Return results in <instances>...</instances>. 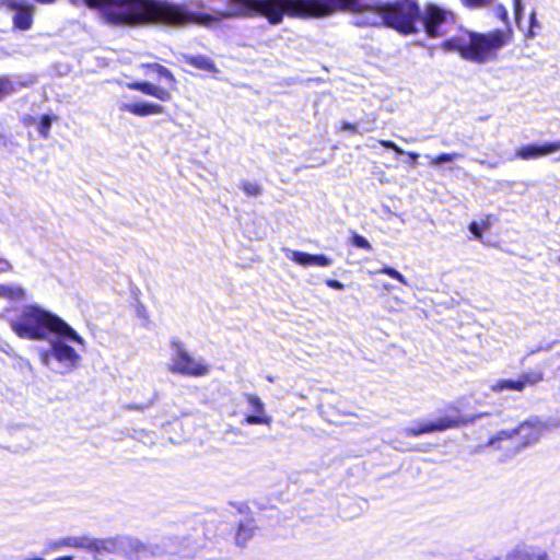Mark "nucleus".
I'll list each match as a JSON object with an SVG mask.
<instances>
[{
	"mask_svg": "<svg viewBox=\"0 0 560 560\" xmlns=\"http://www.w3.org/2000/svg\"><path fill=\"white\" fill-rule=\"evenodd\" d=\"M352 244H353L355 247L363 248V249H368V250H370V249L372 248V246H371L370 242H369L365 237H363V236H361V235H359V234H354V235H353V237H352Z\"/></svg>",
	"mask_w": 560,
	"mask_h": 560,
	"instance_id": "7c9ffc66",
	"label": "nucleus"
},
{
	"mask_svg": "<svg viewBox=\"0 0 560 560\" xmlns=\"http://www.w3.org/2000/svg\"><path fill=\"white\" fill-rule=\"evenodd\" d=\"M469 231L476 238L480 240L482 237L481 229L477 222L469 224Z\"/></svg>",
	"mask_w": 560,
	"mask_h": 560,
	"instance_id": "e433bc0d",
	"label": "nucleus"
},
{
	"mask_svg": "<svg viewBox=\"0 0 560 560\" xmlns=\"http://www.w3.org/2000/svg\"><path fill=\"white\" fill-rule=\"evenodd\" d=\"M559 160H560V156H559Z\"/></svg>",
	"mask_w": 560,
	"mask_h": 560,
	"instance_id": "de8ad7c7",
	"label": "nucleus"
},
{
	"mask_svg": "<svg viewBox=\"0 0 560 560\" xmlns=\"http://www.w3.org/2000/svg\"><path fill=\"white\" fill-rule=\"evenodd\" d=\"M332 8L327 12L308 19H320L334 14L337 11H351L354 13L357 26H386L401 34L418 32L417 23L421 12L415 0H396L393 2H376L364 4L363 0H330Z\"/></svg>",
	"mask_w": 560,
	"mask_h": 560,
	"instance_id": "f03ea898",
	"label": "nucleus"
},
{
	"mask_svg": "<svg viewBox=\"0 0 560 560\" xmlns=\"http://www.w3.org/2000/svg\"><path fill=\"white\" fill-rule=\"evenodd\" d=\"M73 5L84 4L98 9L104 19L120 26L164 24L180 26L187 23L211 25L232 18L262 16L272 25L282 23L285 15L308 19L327 12L330 0H228V10L192 13L184 7L160 0H69Z\"/></svg>",
	"mask_w": 560,
	"mask_h": 560,
	"instance_id": "f257e3e1",
	"label": "nucleus"
},
{
	"mask_svg": "<svg viewBox=\"0 0 560 560\" xmlns=\"http://www.w3.org/2000/svg\"><path fill=\"white\" fill-rule=\"evenodd\" d=\"M377 273H384V275H387L389 277H392L393 279H396L398 280L400 283L405 284V285H408V281L407 279L404 277V275H401L398 270H396L395 268L393 267H384L383 269H381L380 271H377Z\"/></svg>",
	"mask_w": 560,
	"mask_h": 560,
	"instance_id": "c85d7f7f",
	"label": "nucleus"
},
{
	"mask_svg": "<svg viewBox=\"0 0 560 560\" xmlns=\"http://www.w3.org/2000/svg\"><path fill=\"white\" fill-rule=\"evenodd\" d=\"M240 188L248 197H258L262 192V187L258 183L249 180H242L240 184Z\"/></svg>",
	"mask_w": 560,
	"mask_h": 560,
	"instance_id": "393cba45",
	"label": "nucleus"
},
{
	"mask_svg": "<svg viewBox=\"0 0 560 560\" xmlns=\"http://www.w3.org/2000/svg\"><path fill=\"white\" fill-rule=\"evenodd\" d=\"M72 559H73V557H71V556H65V557H59L55 560H72Z\"/></svg>",
	"mask_w": 560,
	"mask_h": 560,
	"instance_id": "a18cd8bd",
	"label": "nucleus"
},
{
	"mask_svg": "<svg viewBox=\"0 0 560 560\" xmlns=\"http://www.w3.org/2000/svg\"><path fill=\"white\" fill-rule=\"evenodd\" d=\"M326 284L334 290H343L345 289V285L340 281L334 280V279L326 280Z\"/></svg>",
	"mask_w": 560,
	"mask_h": 560,
	"instance_id": "4c0bfd02",
	"label": "nucleus"
},
{
	"mask_svg": "<svg viewBox=\"0 0 560 560\" xmlns=\"http://www.w3.org/2000/svg\"><path fill=\"white\" fill-rule=\"evenodd\" d=\"M52 336L49 349L42 354L43 363L60 374H67L79 366L81 357L67 343L70 339Z\"/></svg>",
	"mask_w": 560,
	"mask_h": 560,
	"instance_id": "39448f33",
	"label": "nucleus"
},
{
	"mask_svg": "<svg viewBox=\"0 0 560 560\" xmlns=\"http://www.w3.org/2000/svg\"><path fill=\"white\" fill-rule=\"evenodd\" d=\"M186 62L190 66L208 72H217L214 62L206 56H186Z\"/></svg>",
	"mask_w": 560,
	"mask_h": 560,
	"instance_id": "5701e85b",
	"label": "nucleus"
},
{
	"mask_svg": "<svg viewBox=\"0 0 560 560\" xmlns=\"http://www.w3.org/2000/svg\"><path fill=\"white\" fill-rule=\"evenodd\" d=\"M380 144L385 149L395 151L397 154H407L411 160V164H415L419 158L418 153L405 152L401 148H399L395 142L390 140H380Z\"/></svg>",
	"mask_w": 560,
	"mask_h": 560,
	"instance_id": "a878e982",
	"label": "nucleus"
},
{
	"mask_svg": "<svg viewBox=\"0 0 560 560\" xmlns=\"http://www.w3.org/2000/svg\"><path fill=\"white\" fill-rule=\"evenodd\" d=\"M138 546V538L131 536L117 535L107 538H94L93 555L94 559L104 555H117L132 560L135 548Z\"/></svg>",
	"mask_w": 560,
	"mask_h": 560,
	"instance_id": "0eeeda50",
	"label": "nucleus"
},
{
	"mask_svg": "<svg viewBox=\"0 0 560 560\" xmlns=\"http://www.w3.org/2000/svg\"><path fill=\"white\" fill-rule=\"evenodd\" d=\"M121 109L127 110L136 116L145 117L150 115H158L164 112L162 105L149 103V102H139L131 104H124Z\"/></svg>",
	"mask_w": 560,
	"mask_h": 560,
	"instance_id": "a211bd4d",
	"label": "nucleus"
},
{
	"mask_svg": "<svg viewBox=\"0 0 560 560\" xmlns=\"http://www.w3.org/2000/svg\"><path fill=\"white\" fill-rule=\"evenodd\" d=\"M515 435V429L514 430H502L500 431L494 438L490 440V444L494 445L495 442L512 439Z\"/></svg>",
	"mask_w": 560,
	"mask_h": 560,
	"instance_id": "2f4dec72",
	"label": "nucleus"
},
{
	"mask_svg": "<svg viewBox=\"0 0 560 560\" xmlns=\"http://www.w3.org/2000/svg\"><path fill=\"white\" fill-rule=\"evenodd\" d=\"M513 5H514L515 20L518 23L522 18L523 11H524L522 0H513Z\"/></svg>",
	"mask_w": 560,
	"mask_h": 560,
	"instance_id": "f704fd0d",
	"label": "nucleus"
},
{
	"mask_svg": "<svg viewBox=\"0 0 560 560\" xmlns=\"http://www.w3.org/2000/svg\"><path fill=\"white\" fill-rule=\"evenodd\" d=\"M342 130L350 131V132H357V126L353 124H350V122H343Z\"/></svg>",
	"mask_w": 560,
	"mask_h": 560,
	"instance_id": "79ce46f5",
	"label": "nucleus"
},
{
	"mask_svg": "<svg viewBox=\"0 0 560 560\" xmlns=\"http://www.w3.org/2000/svg\"><path fill=\"white\" fill-rule=\"evenodd\" d=\"M11 269H12L11 264L4 258H0V272H5Z\"/></svg>",
	"mask_w": 560,
	"mask_h": 560,
	"instance_id": "58836bf2",
	"label": "nucleus"
},
{
	"mask_svg": "<svg viewBox=\"0 0 560 560\" xmlns=\"http://www.w3.org/2000/svg\"><path fill=\"white\" fill-rule=\"evenodd\" d=\"M148 67L154 69L160 77L165 78L171 82L175 81L174 75L167 68L158 63L149 65Z\"/></svg>",
	"mask_w": 560,
	"mask_h": 560,
	"instance_id": "c756f323",
	"label": "nucleus"
},
{
	"mask_svg": "<svg viewBox=\"0 0 560 560\" xmlns=\"http://www.w3.org/2000/svg\"><path fill=\"white\" fill-rule=\"evenodd\" d=\"M536 25H537L536 14H535V12H532V14H530V26L535 27Z\"/></svg>",
	"mask_w": 560,
	"mask_h": 560,
	"instance_id": "c03bdc74",
	"label": "nucleus"
},
{
	"mask_svg": "<svg viewBox=\"0 0 560 560\" xmlns=\"http://www.w3.org/2000/svg\"><path fill=\"white\" fill-rule=\"evenodd\" d=\"M512 37V30H494L489 33L465 32L443 42L445 51H457L463 59L476 63L494 60L501 48L506 46Z\"/></svg>",
	"mask_w": 560,
	"mask_h": 560,
	"instance_id": "20e7f679",
	"label": "nucleus"
},
{
	"mask_svg": "<svg viewBox=\"0 0 560 560\" xmlns=\"http://www.w3.org/2000/svg\"><path fill=\"white\" fill-rule=\"evenodd\" d=\"M12 10H14L13 24L16 28L26 31L32 27L34 7L27 3H11Z\"/></svg>",
	"mask_w": 560,
	"mask_h": 560,
	"instance_id": "2eb2a0df",
	"label": "nucleus"
},
{
	"mask_svg": "<svg viewBox=\"0 0 560 560\" xmlns=\"http://www.w3.org/2000/svg\"><path fill=\"white\" fill-rule=\"evenodd\" d=\"M12 90V83L8 78H0V98Z\"/></svg>",
	"mask_w": 560,
	"mask_h": 560,
	"instance_id": "473e14b6",
	"label": "nucleus"
},
{
	"mask_svg": "<svg viewBox=\"0 0 560 560\" xmlns=\"http://www.w3.org/2000/svg\"><path fill=\"white\" fill-rule=\"evenodd\" d=\"M505 560H547V553L541 549L524 547L510 552Z\"/></svg>",
	"mask_w": 560,
	"mask_h": 560,
	"instance_id": "aec40b11",
	"label": "nucleus"
},
{
	"mask_svg": "<svg viewBox=\"0 0 560 560\" xmlns=\"http://www.w3.org/2000/svg\"><path fill=\"white\" fill-rule=\"evenodd\" d=\"M233 506L241 513V514H247L249 511V508L245 503H236L233 504Z\"/></svg>",
	"mask_w": 560,
	"mask_h": 560,
	"instance_id": "a19ab883",
	"label": "nucleus"
},
{
	"mask_svg": "<svg viewBox=\"0 0 560 560\" xmlns=\"http://www.w3.org/2000/svg\"><path fill=\"white\" fill-rule=\"evenodd\" d=\"M560 150V141L546 142L542 144H527L518 148L515 156L521 160H535L541 156L550 155Z\"/></svg>",
	"mask_w": 560,
	"mask_h": 560,
	"instance_id": "f8f14e48",
	"label": "nucleus"
},
{
	"mask_svg": "<svg viewBox=\"0 0 560 560\" xmlns=\"http://www.w3.org/2000/svg\"><path fill=\"white\" fill-rule=\"evenodd\" d=\"M422 24L430 37L443 36L446 33V25L453 23V14L435 4L425 7Z\"/></svg>",
	"mask_w": 560,
	"mask_h": 560,
	"instance_id": "1a4fd4ad",
	"label": "nucleus"
},
{
	"mask_svg": "<svg viewBox=\"0 0 560 560\" xmlns=\"http://www.w3.org/2000/svg\"><path fill=\"white\" fill-rule=\"evenodd\" d=\"M152 401L145 404V405H128L126 408L128 410H144L147 408H149L150 406H152Z\"/></svg>",
	"mask_w": 560,
	"mask_h": 560,
	"instance_id": "ea45409f",
	"label": "nucleus"
},
{
	"mask_svg": "<svg viewBox=\"0 0 560 560\" xmlns=\"http://www.w3.org/2000/svg\"><path fill=\"white\" fill-rule=\"evenodd\" d=\"M475 161L481 165H487L488 167H491V168H494L498 166V163H492V162L485 161V160H475Z\"/></svg>",
	"mask_w": 560,
	"mask_h": 560,
	"instance_id": "37998d69",
	"label": "nucleus"
},
{
	"mask_svg": "<svg viewBox=\"0 0 560 560\" xmlns=\"http://www.w3.org/2000/svg\"><path fill=\"white\" fill-rule=\"evenodd\" d=\"M256 526L252 517H247L245 521L238 523L235 541L238 546L243 547L253 537Z\"/></svg>",
	"mask_w": 560,
	"mask_h": 560,
	"instance_id": "412c9836",
	"label": "nucleus"
},
{
	"mask_svg": "<svg viewBox=\"0 0 560 560\" xmlns=\"http://www.w3.org/2000/svg\"><path fill=\"white\" fill-rule=\"evenodd\" d=\"M558 262H560V256H559V258H558Z\"/></svg>",
	"mask_w": 560,
	"mask_h": 560,
	"instance_id": "49530a36",
	"label": "nucleus"
},
{
	"mask_svg": "<svg viewBox=\"0 0 560 560\" xmlns=\"http://www.w3.org/2000/svg\"><path fill=\"white\" fill-rule=\"evenodd\" d=\"M497 15L499 16V19H501L503 22L508 24L509 13L504 5L499 4L497 7Z\"/></svg>",
	"mask_w": 560,
	"mask_h": 560,
	"instance_id": "c9c22d12",
	"label": "nucleus"
},
{
	"mask_svg": "<svg viewBox=\"0 0 560 560\" xmlns=\"http://www.w3.org/2000/svg\"><path fill=\"white\" fill-rule=\"evenodd\" d=\"M177 538L163 537L158 542L143 544L138 539V547L135 548L132 560H152L164 557H173L176 552L189 555L190 552L186 549H178L176 546L180 545Z\"/></svg>",
	"mask_w": 560,
	"mask_h": 560,
	"instance_id": "6e6552de",
	"label": "nucleus"
},
{
	"mask_svg": "<svg viewBox=\"0 0 560 560\" xmlns=\"http://www.w3.org/2000/svg\"><path fill=\"white\" fill-rule=\"evenodd\" d=\"M465 422L460 417H442L435 421H427L419 423L413 427L405 428L402 430V434L406 436H419L424 433H432L435 431H444L450 428L458 427L460 423Z\"/></svg>",
	"mask_w": 560,
	"mask_h": 560,
	"instance_id": "9d476101",
	"label": "nucleus"
},
{
	"mask_svg": "<svg viewBox=\"0 0 560 560\" xmlns=\"http://www.w3.org/2000/svg\"><path fill=\"white\" fill-rule=\"evenodd\" d=\"M25 289L16 284H0V298L10 301H22L25 299Z\"/></svg>",
	"mask_w": 560,
	"mask_h": 560,
	"instance_id": "4be33fe9",
	"label": "nucleus"
},
{
	"mask_svg": "<svg viewBox=\"0 0 560 560\" xmlns=\"http://www.w3.org/2000/svg\"><path fill=\"white\" fill-rule=\"evenodd\" d=\"M54 118L50 115H43L39 118L37 130L38 133L44 138L47 139L49 137L50 128L52 125Z\"/></svg>",
	"mask_w": 560,
	"mask_h": 560,
	"instance_id": "cd10ccee",
	"label": "nucleus"
},
{
	"mask_svg": "<svg viewBox=\"0 0 560 560\" xmlns=\"http://www.w3.org/2000/svg\"><path fill=\"white\" fill-rule=\"evenodd\" d=\"M462 155L459 153H456V152H453V153H441L440 155L438 156H431L429 154L425 155L427 159H430L431 162L430 164L432 166H438V165H441L443 163H448V162H453L454 160H456L457 158H460Z\"/></svg>",
	"mask_w": 560,
	"mask_h": 560,
	"instance_id": "bb28decb",
	"label": "nucleus"
},
{
	"mask_svg": "<svg viewBox=\"0 0 560 560\" xmlns=\"http://www.w3.org/2000/svg\"><path fill=\"white\" fill-rule=\"evenodd\" d=\"M540 433L541 428L538 421H525L515 429V435L521 438L523 447L538 441Z\"/></svg>",
	"mask_w": 560,
	"mask_h": 560,
	"instance_id": "f3484780",
	"label": "nucleus"
},
{
	"mask_svg": "<svg viewBox=\"0 0 560 560\" xmlns=\"http://www.w3.org/2000/svg\"><path fill=\"white\" fill-rule=\"evenodd\" d=\"M542 373L539 371H529L523 373L516 380H499L491 385L494 393H502L505 390L523 392L526 386H534L542 381Z\"/></svg>",
	"mask_w": 560,
	"mask_h": 560,
	"instance_id": "9b49d317",
	"label": "nucleus"
},
{
	"mask_svg": "<svg viewBox=\"0 0 560 560\" xmlns=\"http://www.w3.org/2000/svg\"><path fill=\"white\" fill-rule=\"evenodd\" d=\"M243 397L248 402L253 413L245 418L247 424H269L271 419L265 413V405L261 399L253 394L244 393Z\"/></svg>",
	"mask_w": 560,
	"mask_h": 560,
	"instance_id": "4468645a",
	"label": "nucleus"
},
{
	"mask_svg": "<svg viewBox=\"0 0 560 560\" xmlns=\"http://www.w3.org/2000/svg\"><path fill=\"white\" fill-rule=\"evenodd\" d=\"M128 89L133 91H140L147 95L153 96L162 102H168L171 100V93L158 85L150 82H131L127 84Z\"/></svg>",
	"mask_w": 560,
	"mask_h": 560,
	"instance_id": "dca6fc26",
	"label": "nucleus"
},
{
	"mask_svg": "<svg viewBox=\"0 0 560 560\" xmlns=\"http://www.w3.org/2000/svg\"><path fill=\"white\" fill-rule=\"evenodd\" d=\"M94 537L90 535H83L79 537L70 536L62 538L55 542V547H70L83 549L90 553H93Z\"/></svg>",
	"mask_w": 560,
	"mask_h": 560,
	"instance_id": "6ab92c4d",
	"label": "nucleus"
},
{
	"mask_svg": "<svg viewBox=\"0 0 560 560\" xmlns=\"http://www.w3.org/2000/svg\"><path fill=\"white\" fill-rule=\"evenodd\" d=\"M11 329L23 339L48 340L58 335L83 345V338L63 319L36 305H24L16 318L9 320Z\"/></svg>",
	"mask_w": 560,
	"mask_h": 560,
	"instance_id": "7ed1b4c3",
	"label": "nucleus"
},
{
	"mask_svg": "<svg viewBox=\"0 0 560 560\" xmlns=\"http://www.w3.org/2000/svg\"><path fill=\"white\" fill-rule=\"evenodd\" d=\"M283 252L288 259L303 267H329L332 264V260L323 254L313 255L304 252L293 250L290 248H284Z\"/></svg>",
	"mask_w": 560,
	"mask_h": 560,
	"instance_id": "ddd939ff",
	"label": "nucleus"
},
{
	"mask_svg": "<svg viewBox=\"0 0 560 560\" xmlns=\"http://www.w3.org/2000/svg\"><path fill=\"white\" fill-rule=\"evenodd\" d=\"M493 0H463L465 5H467L469 8H480V7L489 4Z\"/></svg>",
	"mask_w": 560,
	"mask_h": 560,
	"instance_id": "72a5a7b5",
	"label": "nucleus"
},
{
	"mask_svg": "<svg viewBox=\"0 0 560 560\" xmlns=\"http://www.w3.org/2000/svg\"><path fill=\"white\" fill-rule=\"evenodd\" d=\"M176 538L178 539V541H182V544L177 545L176 547L178 549H186L190 553L184 555L182 552H176L173 555V557L191 558L196 555V552L198 550V546H197L196 541L190 536L176 537Z\"/></svg>",
	"mask_w": 560,
	"mask_h": 560,
	"instance_id": "b1692460",
	"label": "nucleus"
},
{
	"mask_svg": "<svg viewBox=\"0 0 560 560\" xmlns=\"http://www.w3.org/2000/svg\"><path fill=\"white\" fill-rule=\"evenodd\" d=\"M172 357L168 371L173 374L185 376H205L209 373V366L202 360L189 355L183 342L176 338L171 340Z\"/></svg>",
	"mask_w": 560,
	"mask_h": 560,
	"instance_id": "423d86ee",
	"label": "nucleus"
}]
</instances>
